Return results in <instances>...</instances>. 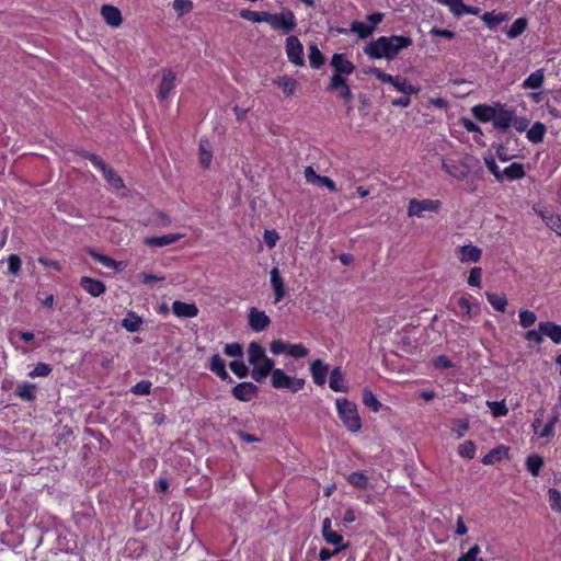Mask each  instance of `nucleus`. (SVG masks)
Segmentation results:
<instances>
[{
	"label": "nucleus",
	"instance_id": "6",
	"mask_svg": "<svg viewBox=\"0 0 561 561\" xmlns=\"http://www.w3.org/2000/svg\"><path fill=\"white\" fill-rule=\"evenodd\" d=\"M268 24L272 28L280 31L285 34L293 32L297 26L295 14L289 10L279 13H270Z\"/></svg>",
	"mask_w": 561,
	"mask_h": 561
},
{
	"label": "nucleus",
	"instance_id": "16",
	"mask_svg": "<svg viewBox=\"0 0 561 561\" xmlns=\"http://www.w3.org/2000/svg\"><path fill=\"white\" fill-rule=\"evenodd\" d=\"M257 391V387L254 383L248 381L238 383L236 387L232 388L233 397L243 402H248L255 398Z\"/></svg>",
	"mask_w": 561,
	"mask_h": 561
},
{
	"label": "nucleus",
	"instance_id": "26",
	"mask_svg": "<svg viewBox=\"0 0 561 561\" xmlns=\"http://www.w3.org/2000/svg\"><path fill=\"white\" fill-rule=\"evenodd\" d=\"M184 238L182 233H169L161 237H150L145 240V243L149 247H167L169 244L175 243L176 241Z\"/></svg>",
	"mask_w": 561,
	"mask_h": 561
},
{
	"label": "nucleus",
	"instance_id": "3",
	"mask_svg": "<svg viewBox=\"0 0 561 561\" xmlns=\"http://www.w3.org/2000/svg\"><path fill=\"white\" fill-rule=\"evenodd\" d=\"M337 415L344 427L351 433H357L362 428V420L354 402L346 398H337L335 400Z\"/></svg>",
	"mask_w": 561,
	"mask_h": 561
},
{
	"label": "nucleus",
	"instance_id": "36",
	"mask_svg": "<svg viewBox=\"0 0 561 561\" xmlns=\"http://www.w3.org/2000/svg\"><path fill=\"white\" fill-rule=\"evenodd\" d=\"M545 133L546 126L542 123L537 122L527 131V138L534 144H539L543 140Z\"/></svg>",
	"mask_w": 561,
	"mask_h": 561
},
{
	"label": "nucleus",
	"instance_id": "25",
	"mask_svg": "<svg viewBox=\"0 0 561 561\" xmlns=\"http://www.w3.org/2000/svg\"><path fill=\"white\" fill-rule=\"evenodd\" d=\"M274 83L282 89L283 94L286 98L294 95L299 87L298 81L288 76H279L275 78Z\"/></svg>",
	"mask_w": 561,
	"mask_h": 561
},
{
	"label": "nucleus",
	"instance_id": "23",
	"mask_svg": "<svg viewBox=\"0 0 561 561\" xmlns=\"http://www.w3.org/2000/svg\"><path fill=\"white\" fill-rule=\"evenodd\" d=\"M310 371L316 385L322 386L325 383L327 375L329 373V366L321 359H316L310 365Z\"/></svg>",
	"mask_w": 561,
	"mask_h": 561
},
{
	"label": "nucleus",
	"instance_id": "20",
	"mask_svg": "<svg viewBox=\"0 0 561 561\" xmlns=\"http://www.w3.org/2000/svg\"><path fill=\"white\" fill-rule=\"evenodd\" d=\"M101 15L106 22V24H108L112 27H118L123 22L121 11L116 7L111 4L102 5Z\"/></svg>",
	"mask_w": 561,
	"mask_h": 561
},
{
	"label": "nucleus",
	"instance_id": "53",
	"mask_svg": "<svg viewBox=\"0 0 561 561\" xmlns=\"http://www.w3.org/2000/svg\"><path fill=\"white\" fill-rule=\"evenodd\" d=\"M518 317H519V324L523 328L531 327L537 320L535 312H533L530 310H520Z\"/></svg>",
	"mask_w": 561,
	"mask_h": 561
},
{
	"label": "nucleus",
	"instance_id": "8",
	"mask_svg": "<svg viewBox=\"0 0 561 561\" xmlns=\"http://www.w3.org/2000/svg\"><path fill=\"white\" fill-rule=\"evenodd\" d=\"M328 90L336 92L337 96L344 100L346 103H350L353 100V93L350 85L347 84V80L341 75H332Z\"/></svg>",
	"mask_w": 561,
	"mask_h": 561
},
{
	"label": "nucleus",
	"instance_id": "4",
	"mask_svg": "<svg viewBox=\"0 0 561 561\" xmlns=\"http://www.w3.org/2000/svg\"><path fill=\"white\" fill-rule=\"evenodd\" d=\"M305 383L304 378L291 377L280 368H275L271 373V385L275 389H287L296 393L305 387Z\"/></svg>",
	"mask_w": 561,
	"mask_h": 561
},
{
	"label": "nucleus",
	"instance_id": "15",
	"mask_svg": "<svg viewBox=\"0 0 561 561\" xmlns=\"http://www.w3.org/2000/svg\"><path fill=\"white\" fill-rule=\"evenodd\" d=\"M331 66L334 69L333 75H341L345 78L355 70L353 62L346 59L343 54H334L331 59Z\"/></svg>",
	"mask_w": 561,
	"mask_h": 561
},
{
	"label": "nucleus",
	"instance_id": "19",
	"mask_svg": "<svg viewBox=\"0 0 561 561\" xmlns=\"http://www.w3.org/2000/svg\"><path fill=\"white\" fill-rule=\"evenodd\" d=\"M389 84L404 95L417 94L420 92V87L412 84L402 76H393Z\"/></svg>",
	"mask_w": 561,
	"mask_h": 561
},
{
	"label": "nucleus",
	"instance_id": "60",
	"mask_svg": "<svg viewBox=\"0 0 561 561\" xmlns=\"http://www.w3.org/2000/svg\"><path fill=\"white\" fill-rule=\"evenodd\" d=\"M51 373V367L45 363H38L35 368L28 374L31 378L46 377Z\"/></svg>",
	"mask_w": 561,
	"mask_h": 561
},
{
	"label": "nucleus",
	"instance_id": "55",
	"mask_svg": "<svg viewBox=\"0 0 561 561\" xmlns=\"http://www.w3.org/2000/svg\"><path fill=\"white\" fill-rule=\"evenodd\" d=\"M323 538L328 543L335 546V548L340 546H346L347 549L350 546L348 542L344 543L343 536L336 531L327 533L325 536H323Z\"/></svg>",
	"mask_w": 561,
	"mask_h": 561
},
{
	"label": "nucleus",
	"instance_id": "59",
	"mask_svg": "<svg viewBox=\"0 0 561 561\" xmlns=\"http://www.w3.org/2000/svg\"><path fill=\"white\" fill-rule=\"evenodd\" d=\"M289 343L283 341V340H274L270 344V351L274 355H280V354H287L288 352Z\"/></svg>",
	"mask_w": 561,
	"mask_h": 561
},
{
	"label": "nucleus",
	"instance_id": "5",
	"mask_svg": "<svg viewBox=\"0 0 561 561\" xmlns=\"http://www.w3.org/2000/svg\"><path fill=\"white\" fill-rule=\"evenodd\" d=\"M442 207L439 199H410L408 204V217H424L425 213H437Z\"/></svg>",
	"mask_w": 561,
	"mask_h": 561
},
{
	"label": "nucleus",
	"instance_id": "64",
	"mask_svg": "<svg viewBox=\"0 0 561 561\" xmlns=\"http://www.w3.org/2000/svg\"><path fill=\"white\" fill-rule=\"evenodd\" d=\"M366 73L368 75H371L374 77H376L379 81L383 82V83H390L391 79L393 76L391 75H388L386 72H383L381 69L379 68H369Z\"/></svg>",
	"mask_w": 561,
	"mask_h": 561
},
{
	"label": "nucleus",
	"instance_id": "46",
	"mask_svg": "<svg viewBox=\"0 0 561 561\" xmlns=\"http://www.w3.org/2000/svg\"><path fill=\"white\" fill-rule=\"evenodd\" d=\"M363 403L374 412H378L381 409L380 401L369 389H365L363 392Z\"/></svg>",
	"mask_w": 561,
	"mask_h": 561
},
{
	"label": "nucleus",
	"instance_id": "21",
	"mask_svg": "<svg viewBox=\"0 0 561 561\" xmlns=\"http://www.w3.org/2000/svg\"><path fill=\"white\" fill-rule=\"evenodd\" d=\"M536 214L542 219V221L554 232L561 237V215L552 214L545 209L534 208Z\"/></svg>",
	"mask_w": 561,
	"mask_h": 561
},
{
	"label": "nucleus",
	"instance_id": "9",
	"mask_svg": "<svg viewBox=\"0 0 561 561\" xmlns=\"http://www.w3.org/2000/svg\"><path fill=\"white\" fill-rule=\"evenodd\" d=\"M286 55L288 60L296 66H304V47L296 36L286 39Z\"/></svg>",
	"mask_w": 561,
	"mask_h": 561
},
{
	"label": "nucleus",
	"instance_id": "28",
	"mask_svg": "<svg viewBox=\"0 0 561 561\" xmlns=\"http://www.w3.org/2000/svg\"><path fill=\"white\" fill-rule=\"evenodd\" d=\"M329 386L335 392H347V387L340 367H335L331 371Z\"/></svg>",
	"mask_w": 561,
	"mask_h": 561
},
{
	"label": "nucleus",
	"instance_id": "50",
	"mask_svg": "<svg viewBox=\"0 0 561 561\" xmlns=\"http://www.w3.org/2000/svg\"><path fill=\"white\" fill-rule=\"evenodd\" d=\"M484 160V163L488 168V170L495 176V179L497 181H503V173L502 171L500 170L499 165L496 164L495 162V159L493 158V156H485L483 158Z\"/></svg>",
	"mask_w": 561,
	"mask_h": 561
},
{
	"label": "nucleus",
	"instance_id": "45",
	"mask_svg": "<svg viewBox=\"0 0 561 561\" xmlns=\"http://www.w3.org/2000/svg\"><path fill=\"white\" fill-rule=\"evenodd\" d=\"M542 82H543V72H542V70H537L527 77V79L524 81L523 85L526 89H538L541 87Z\"/></svg>",
	"mask_w": 561,
	"mask_h": 561
},
{
	"label": "nucleus",
	"instance_id": "18",
	"mask_svg": "<svg viewBox=\"0 0 561 561\" xmlns=\"http://www.w3.org/2000/svg\"><path fill=\"white\" fill-rule=\"evenodd\" d=\"M80 286L92 297H100L106 290V286L103 282L89 276L81 277Z\"/></svg>",
	"mask_w": 561,
	"mask_h": 561
},
{
	"label": "nucleus",
	"instance_id": "48",
	"mask_svg": "<svg viewBox=\"0 0 561 561\" xmlns=\"http://www.w3.org/2000/svg\"><path fill=\"white\" fill-rule=\"evenodd\" d=\"M486 405L495 417L505 416L508 413L505 401H486Z\"/></svg>",
	"mask_w": 561,
	"mask_h": 561
},
{
	"label": "nucleus",
	"instance_id": "38",
	"mask_svg": "<svg viewBox=\"0 0 561 561\" xmlns=\"http://www.w3.org/2000/svg\"><path fill=\"white\" fill-rule=\"evenodd\" d=\"M503 179L507 178L510 180H518L525 176L524 165L520 163H512L503 171Z\"/></svg>",
	"mask_w": 561,
	"mask_h": 561
},
{
	"label": "nucleus",
	"instance_id": "61",
	"mask_svg": "<svg viewBox=\"0 0 561 561\" xmlns=\"http://www.w3.org/2000/svg\"><path fill=\"white\" fill-rule=\"evenodd\" d=\"M225 354L229 357H242L243 348L239 343H230L225 346Z\"/></svg>",
	"mask_w": 561,
	"mask_h": 561
},
{
	"label": "nucleus",
	"instance_id": "52",
	"mask_svg": "<svg viewBox=\"0 0 561 561\" xmlns=\"http://www.w3.org/2000/svg\"><path fill=\"white\" fill-rule=\"evenodd\" d=\"M351 31L358 34L360 38H366L373 33V26L366 25L363 22H353Z\"/></svg>",
	"mask_w": 561,
	"mask_h": 561
},
{
	"label": "nucleus",
	"instance_id": "49",
	"mask_svg": "<svg viewBox=\"0 0 561 561\" xmlns=\"http://www.w3.org/2000/svg\"><path fill=\"white\" fill-rule=\"evenodd\" d=\"M481 279H482V268L479 266H474L470 270L467 283L471 287H481Z\"/></svg>",
	"mask_w": 561,
	"mask_h": 561
},
{
	"label": "nucleus",
	"instance_id": "47",
	"mask_svg": "<svg viewBox=\"0 0 561 561\" xmlns=\"http://www.w3.org/2000/svg\"><path fill=\"white\" fill-rule=\"evenodd\" d=\"M543 466V459L538 455H531L526 460L527 470L533 474L537 476Z\"/></svg>",
	"mask_w": 561,
	"mask_h": 561
},
{
	"label": "nucleus",
	"instance_id": "7",
	"mask_svg": "<svg viewBox=\"0 0 561 561\" xmlns=\"http://www.w3.org/2000/svg\"><path fill=\"white\" fill-rule=\"evenodd\" d=\"M160 82L157 96L161 102L167 101L176 85V75L170 69L159 71Z\"/></svg>",
	"mask_w": 561,
	"mask_h": 561
},
{
	"label": "nucleus",
	"instance_id": "33",
	"mask_svg": "<svg viewBox=\"0 0 561 561\" xmlns=\"http://www.w3.org/2000/svg\"><path fill=\"white\" fill-rule=\"evenodd\" d=\"M142 319L135 312L129 311L127 317L122 320V327L128 332H137L140 330Z\"/></svg>",
	"mask_w": 561,
	"mask_h": 561
},
{
	"label": "nucleus",
	"instance_id": "42",
	"mask_svg": "<svg viewBox=\"0 0 561 561\" xmlns=\"http://www.w3.org/2000/svg\"><path fill=\"white\" fill-rule=\"evenodd\" d=\"M486 299L495 310L502 312L505 311V308L507 306V299L504 295L486 293Z\"/></svg>",
	"mask_w": 561,
	"mask_h": 561
},
{
	"label": "nucleus",
	"instance_id": "40",
	"mask_svg": "<svg viewBox=\"0 0 561 561\" xmlns=\"http://www.w3.org/2000/svg\"><path fill=\"white\" fill-rule=\"evenodd\" d=\"M113 190H121L124 187L123 180L114 172V170L110 167H106L103 171H101Z\"/></svg>",
	"mask_w": 561,
	"mask_h": 561
},
{
	"label": "nucleus",
	"instance_id": "13",
	"mask_svg": "<svg viewBox=\"0 0 561 561\" xmlns=\"http://www.w3.org/2000/svg\"><path fill=\"white\" fill-rule=\"evenodd\" d=\"M456 253L461 263H477L482 256L481 249L472 244L458 247Z\"/></svg>",
	"mask_w": 561,
	"mask_h": 561
},
{
	"label": "nucleus",
	"instance_id": "29",
	"mask_svg": "<svg viewBox=\"0 0 561 561\" xmlns=\"http://www.w3.org/2000/svg\"><path fill=\"white\" fill-rule=\"evenodd\" d=\"M538 328L542 334L549 336L552 342L557 344L561 342V325L553 322H540Z\"/></svg>",
	"mask_w": 561,
	"mask_h": 561
},
{
	"label": "nucleus",
	"instance_id": "1",
	"mask_svg": "<svg viewBox=\"0 0 561 561\" xmlns=\"http://www.w3.org/2000/svg\"><path fill=\"white\" fill-rule=\"evenodd\" d=\"M412 45V39L405 36H381L365 48V54L374 59H393L401 49Z\"/></svg>",
	"mask_w": 561,
	"mask_h": 561
},
{
	"label": "nucleus",
	"instance_id": "12",
	"mask_svg": "<svg viewBox=\"0 0 561 561\" xmlns=\"http://www.w3.org/2000/svg\"><path fill=\"white\" fill-rule=\"evenodd\" d=\"M270 283L274 294V304H277L286 296L285 282L280 276L278 267L271 270Z\"/></svg>",
	"mask_w": 561,
	"mask_h": 561
},
{
	"label": "nucleus",
	"instance_id": "14",
	"mask_svg": "<svg viewBox=\"0 0 561 561\" xmlns=\"http://www.w3.org/2000/svg\"><path fill=\"white\" fill-rule=\"evenodd\" d=\"M305 179L308 183L317 186H324L331 192L336 191L335 183L328 176L318 175L312 167H307L304 171Z\"/></svg>",
	"mask_w": 561,
	"mask_h": 561
},
{
	"label": "nucleus",
	"instance_id": "30",
	"mask_svg": "<svg viewBox=\"0 0 561 561\" xmlns=\"http://www.w3.org/2000/svg\"><path fill=\"white\" fill-rule=\"evenodd\" d=\"M508 456V448L505 446H499L491 451H489L483 458L482 462L484 465H494L496 462H500L501 460L507 458Z\"/></svg>",
	"mask_w": 561,
	"mask_h": 561
},
{
	"label": "nucleus",
	"instance_id": "11",
	"mask_svg": "<svg viewBox=\"0 0 561 561\" xmlns=\"http://www.w3.org/2000/svg\"><path fill=\"white\" fill-rule=\"evenodd\" d=\"M514 122L515 115L513 111L505 108L503 105H496V111L492 121L495 128L505 130L510 128Z\"/></svg>",
	"mask_w": 561,
	"mask_h": 561
},
{
	"label": "nucleus",
	"instance_id": "54",
	"mask_svg": "<svg viewBox=\"0 0 561 561\" xmlns=\"http://www.w3.org/2000/svg\"><path fill=\"white\" fill-rule=\"evenodd\" d=\"M309 351L302 344H289L287 355L293 358H304Z\"/></svg>",
	"mask_w": 561,
	"mask_h": 561
},
{
	"label": "nucleus",
	"instance_id": "41",
	"mask_svg": "<svg viewBox=\"0 0 561 561\" xmlns=\"http://www.w3.org/2000/svg\"><path fill=\"white\" fill-rule=\"evenodd\" d=\"M308 58H309L310 67L313 69H319L324 62L323 55L316 45L309 46Z\"/></svg>",
	"mask_w": 561,
	"mask_h": 561
},
{
	"label": "nucleus",
	"instance_id": "58",
	"mask_svg": "<svg viewBox=\"0 0 561 561\" xmlns=\"http://www.w3.org/2000/svg\"><path fill=\"white\" fill-rule=\"evenodd\" d=\"M22 262L19 255L11 254L8 257V268L11 274L14 276L19 275L21 272Z\"/></svg>",
	"mask_w": 561,
	"mask_h": 561
},
{
	"label": "nucleus",
	"instance_id": "51",
	"mask_svg": "<svg viewBox=\"0 0 561 561\" xmlns=\"http://www.w3.org/2000/svg\"><path fill=\"white\" fill-rule=\"evenodd\" d=\"M458 454L462 458L472 459L476 455V445L473 442L467 440L458 447Z\"/></svg>",
	"mask_w": 561,
	"mask_h": 561
},
{
	"label": "nucleus",
	"instance_id": "62",
	"mask_svg": "<svg viewBox=\"0 0 561 561\" xmlns=\"http://www.w3.org/2000/svg\"><path fill=\"white\" fill-rule=\"evenodd\" d=\"M480 551V547L478 545H473L466 553L460 556L457 561H479L478 554Z\"/></svg>",
	"mask_w": 561,
	"mask_h": 561
},
{
	"label": "nucleus",
	"instance_id": "24",
	"mask_svg": "<svg viewBox=\"0 0 561 561\" xmlns=\"http://www.w3.org/2000/svg\"><path fill=\"white\" fill-rule=\"evenodd\" d=\"M213 160V146L208 139H201L198 148V163L201 168L208 169Z\"/></svg>",
	"mask_w": 561,
	"mask_h": 561
},
{
	"label": "nucleus",
	"instance_id": "35",
	"mask_svg": "<svg viewBox=\"0 0 561 561\" xmlns=\"http://www.w3.org/2000/svg\"><path fill=\"white\" fill-rule=\"evenodd\" d=\"M508 19H510V15L507 13L485 12L482 15V21L490 28H493V27L500 25L502 22L507 21Z\"/></svg>",
	"mask_w": 561,
	"mask_h": 561
},
{
	"label": "nucleus",
	"instance_id": "31",
	"mask_svg": "<svg viewBox=\"0 0 561 561\" xmlns=\"http://www.w3.org/2000/svg\"><path fill=\"white\" fill-rule=\"evenodd\" d=\"M472 114L473 116L481 121V122H492L494 117V113L496 111L495 106H489V105H476L472 107Z\"/></svg>",
	"mask_w": 561,
	"mask_h": 561
},
{
	"label": "nucleus",
	"instance_id": "2",
	"mask_svg": "<svg viewBox=\"0 0 561 561\" xmlns=\"http://www.w3.org/2000/svg\"><path fill=\"white\" fill-rule=\"evenodd\" d=\"M248 362L253 367L252 378L261 382L275 369L274 362L267 357L264 347L257 342H251L248 347Z\"/></svg>",
	"mask_w": 561,
	"mask_h": 561
},
{
	"label": "nucleus",
	"instance_id": "56",
	"mask_svg": "<svg viewBox=\"0 0 561 561\" xmlns=\"http://www.w3.org/2000/svg\"><path fill=\"white\" fill-rule=\"evenodd\" d=\"M173 9L179 15L186 14L192 11L193 2L191 0H174Z\"/></svg>",
	"mask_w": 561,
	"mask_h": 561
},
{
	"label": "nucleus",
	"instance_id": "22",
	"mask_svg": "<svg viewBox=\"0 0 561 561\" xmlns=\"http://www.w3.org/2000/svg\"><path fill=\"white\" fill-rule=\"evenodd\" d=\"M172 311L179 318H195L198 314V308L195 304H187L175 300L172 304Z\"/></svg>",
	"mask_w": 561,
	"mask_h": 561
},
{
	"label": "nucleus",
	"instance_id": "34",
	"mask_svg": "<svg viewBox=\"0 0 561 561\" xmlns=\"http://www.w3.org/2000/svg\"><path fill=\"white\" fill-rule=\"evenodd\" d=\"M240 16L247 21L253 23L266 22L268 24L270 12L266 11H252V10H242L240 11Z\"/></svg>",
	"mask_w": 561,
	"mask_h": 561
},
{
	"label": "nucleus",
	"instance_id": "44",
	"mask_svg": "<svg viewBox=\"0 0 561 561\" xmlns=\"http://www.w3.org/2000/svg\"><path fill=\"white\" fill-rule=\"evenodd\" d=\"M350 484L355 489H367L373 488L369 483L368 478L359 472H354L348 477Z\"/></svg>",
	"mask_w": 561,
	"mask_h": 561
},
{
	"label": "nucleus",
	"instance_id": "63",
	"mask_svg": "<svg viewBox=\"0 0 561 561\" xmlns=\"http://www.w3.org/2000/svg\"><path fill=\"white\" fill-rule=\"evenodd\" d=\"M454 424L455 426L451 432L455 433L458 438H461L469 428V422L467 420H456Z\"/></svg>",
	"mask_w": 561,
	"mask_h": 561
},
{
	"label": "nucleus",
	"instance_id": "57",
	"mask_svg": "<svg viewBox=\"0 0 561 561\" xmlns=\"http://www.w3.org/2000/svg\"><path fill=\"white\" fill-rule=\"evenodd\" d=\"M229 367L239 378H244L249 375V368L243 362L233 360L230 363Z\"/></svg>",
	"mask_w": 561,
	"mask_h": 561
},
{
	"label": "nucleus",
	"instance_id": "39",
	"mask_svg": "<svg viewBox=\"0 0 561 561\" xmlns=\"http://www.w3.org/2000/svg\"><path fill=\"white\" fill-rule=\"evenodd\" d=\"M457 304L463 310L462 319L465 320L472 319L479 313L478 306H471L470 301L466 297H460Z\"/></svg>",
	"mask_w": 561,
	"mask_h": 561
},
{
	"label": "nucleus",
	"instance_id": "17",
	"mask_svg": "<svg viewBox=\"0 0 561 561\" xmlns=\"http://www.w3.org/2000/svg\"><path fill=\"white\" fill-rule=\"evenodd\" d=\"M443 170L457 180H463L467 176L468 168L460 161L454 159H444L442 162Z\"/></svg>",
	"mask_w": 561,
	"mask_h": 561
},
{
	"label": "nucleus",
	"instance_id": "37",
	"mask_svg": "<svg viewBox=\"0 0 561 561\" xmlns=\"http://www.w3.org/2000/svg\"><path fill=\"white\" fill-rule=\"evenodd\" d=\"M16 396L24 401H33L35 398V386L28 382L18 385Z\"/></svg>",
	"mask_w": 561,
	"mask_h": 561
},
{
	"label": "nucleus",
	"instance_id": "10",
	"mask_svg": "<svg viewBox=\"0 0 561 561\" xmlns=\"http://www.w3.org/2000/svg\"><path fill=\"white\" fill-rule=\"evenodd\" d=\"M249 327L255 332L264 331L270 324V317L257 308H251L248 316Z\"/></svg>",
	"mask_w": 561,
	"mask_h": 561
},
{
	"label": "nucleus",
	"instance_id": "43",
	"mask_svg": "<svg viewBox=\"0 0 561 561\" xmlns=\"http://www.w3.org/2000/svg\"><path fill=\"white\" fill-rule=\"evenodd\" d=\"M527 20L525 18H519L515 20L510 30L506 32L507 37L516 38L520 34H523L527 27Z\"/></svg>",
	"mask_w": 561,
	"mask_h": 561
},
{
	"label": "nucleus",
	"instance_id": "32",
	"mask_svg": "<svg viewBox=\"0 0 561 561\" xmlns=\"http://www.w3.org/2000/svg\"><path fill=\"white\" fill-rule=\"evenodd\" d=\"M209 369L222 380L230 379V376L226 370V364L218 354L211 356Z\"/></svg>",
	"mask_w": 561,
	"mask_h": 561
},
{
	"label": "nucleus",
	"instance_id": "27",
	"mask_svg": "<svg viewBox=\"0 0 561 561\" xmlns=\"http://www.w3.org/2000/svg\"><path fill=\"white\" fill-rule=\"evenodd\" d=\"M87 252H88V254L93 260L98 261L99 263H101L106 268H111V270H115V271H122L123 270L122 262H117V261L113 260L112 257H110L107 255H104V254H101V253L96 252L93 249H88Z\"/></svg>",
	"mask_w": 561,
	"mask_h": 561
}]
</instances>
